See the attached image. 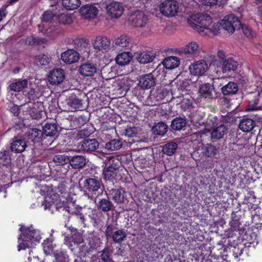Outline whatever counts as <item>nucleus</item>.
Returning <instances> with one entry per match:
<instances>
[{
    "mask_svg": "<svg viewBox=\"0 0 262 262\" xmlns=\"http://www.w3.org/2000/svg\"><path fill=\"white\" fill-rule=\"evenodd\" d=\"M187 23L202 36L216 35L222 27L219 23L212 25V18L209 14L205 13H197L189 15Z\"/></svg>",
    "mask_w": 262,
    "mask_h": 262,
    "instance_id": "obj_1",
    "label": "nucleus"
},
{
    "mask_svg": "<svg viewBox=\"0 0 262 262\" xmlns=\"http://www.w3.org/2000/svg\"><path fill=\"white\" fill-rule=\"evenodd\" d=\"M21 233L18 238V251L32 248L38 243L41 239L40 231L31 226L29 227L21 226Z\"/></svg>",
    "mask_w": 262,
    "mask_h": 262,
    "instance_id": "obj_2",
    "label": "nucleus"
},
{
    "mask_svg": "<svg viewBox=\"0 0 262 262\" xmlns=\"http://www.w3.org/2000/svg\"><path fill=\"white\" fill-rule=\"evenodd\" d=\"M160 12L167 17L177 15L179 11V5L176 0H165L160 5Z\"/></svg>",
    "mask_w": 262,
    "mask_h": 262,
    "instance_id": "obj_3",
    "label": "nucleus"
},
{
    "mask_svg": "<svg viewBox=\"0 0 262 262\" xmlns=\"http://www.w3.org/2000/svg\"><path fill=\"white\" fill-rule=\"evenodd\" d=\"M57 18V17L50 11H47L43 13L41 17V23L38 25V30L43 33H46L49 36H52L50 33H52L53 29L51 28L52 26L51 24Z\"/></svg>",
    "mask_w": 262,
    "mask_h": 262,
    "instance_id": "obj_4",
    "label": "nucleus"
},
{
    "mask_svg": "<svg viewBox=\"0 0 262 262\" xmlns=\"http://www.w3.org/2000/svg\"><path fill=\"white\" fill-rule=\"evenodd\" d=\"M107 159L109 165L104 170V178L106 180H112L118 174L121 163L118 159L112 156Z\"/></svg>",
    "mask_w": 262,
    "mask_h": 262,
    "instance_id": "obj_5",
    "label": "nucleus"
},
{
    "mask_svg": "<svg viewBox=\"0 0 262 262\" xmlns=\"http://www.w3.org/2000/svg\"><path fill=\"white\" fill-rule=\"evenodd\" d=\"M221 25L224 30L231 34H232L236 29H239L241 27V22L233 14L226 16L222 20Z\"/></svg>",
    "mask_w": 262,
    "mask_h": 262,
    "instance_id": "obj_6",
    "label": "nucleus"
},
{
    "mask_svg": "<svg viewBox=\"0 0 262 262\" xmlns=\"http://www.w3.org/2000/svg\"><path fill=\"white\" fill-rule=\"evenodd\" d=\"M92 44L96 53H104L109 50L111 41L105 36H98L93 40Z\"/></svg>",
    "mask_w": 262,
    "mask_h": 262,
    "instance_id": "obj_7",
    "label": "nucleus"
},
{
    "mask_svg": "<svg viewBox=\"0 0 262 262\" xmlns=\"http://www.w3.org/2000/svg\"><path fill=\"white\" fill-rule=\"evenodd\" d=\"M79 183L83 184V187L90 193L96 194V191L100 188V181L95 178L81 179Z\"/></svg>",
    "mask_w": 262,
    "mask_h": 262,
    "instance_id": "obj_8",
    "label": "nucleus"
},
{
    "mask_svg": "<svg viewBox=\"0 0 262 262\" xmlns=\"http://www.w3.org/2000/svg\"><path fill=\"white\" fill-rule=\"evenodd\" d=\"M106 10L108 15L112 17H120L124 11V7L121 3L112 2L106 6Z\"/></svg>",
    "mask_w": 262,
    "mask_h": 262,
    "instance_id": "obj_9",
    "label": "nucleus"
},
{
    "mask_svg": "<svg viewBox=\"0 0 262 262\" xmlns=\"http://www.w3.org/2000/svg\"><path fill=\"white\" fill-rule=\"evenodd\" d=\"M208 68V64L204 60H200L191 63L189 67L190 73L194 76L203 75Z\"/></svg>",
    "mask_w": 262,
    "mask_h": 262,
    "instance_id": "obj_10",
    "label": "nucleus"
},
{
    "mask_svg": "<svg viewBox=\"0 0 262 262\" xmlns=\"http://www.w3.org/2000/svg\"><path fill=\"white\" fill-rule=\"evenodd\" d=\"M129 20L135 27L142 28L147 24V18L144 12L137 11L129 16Z\"/></svg>",
    "mask_w": 262,
    "mask_h": 262,
    "instance_id": "obj_11",
    "label": "nucleus"
},
{
    "mask_svg": "<svg viewBox=\"0 0 262 262\" xmlns=\"http://www.w3.org/2000/svg\"><path fill=\"white\" fill-rule=\"evenodd\" d=\"M98 142L95 139H87L80 142L78 145L80 150L83 152H91L96 150L99 147Z\"/></svg>",
    "mask_w": 262,
    "mask_h": 262,
    "instance_id": "obj_12",
    "label": "nucleus"
},
{
    "mask_svg": "<svg viewBox=\"0 0 262 262\" xmlns=\"http://www.w3.org/2000/svg\"><path fill=\"white\" fill-rule=\"evenodd\" d=\"M98 13V8L92 5H85L80 9V13L85 19H94L96 17Z\"/></svg>",
    "mask_w": 262,
    "mask_h": 262,
    "instance_id": "obj_13",
    "label": "nucleus"
},
{
    "mask_svg": "<svg viewBox=\"0 0 262 262\" xmlns=\"http://www.w3.org/2000/svg\"><path fill=\"white\" fill-rule=\"evenodd\" d=\"M65 78L64 71L61 69L53 70L48 76V81L52 85H58L61 83Z\"/></svg>",
    "mask_w": 262,
    "mask_h": 262,
    "instance_id": "obj_14",
    "label": "nucleus"
},
{
    "mask_svg": "<svg viewBox=\"0 0 262 262\" xmlns=\"http://www.w3.org/2000/svg\"><path fill=\"white\" fill-rule=\"evenodd\" d=\"M238 63L232 58L229 57L220 61V67L223 73L228 74L231 72H234L238 66Z\"/></svg>",
    "mask_w": 262,
    "mask_h": 262,
    "instance_id": "obj_15",
    "label": "nucleus"
},
{
    "mask_svg": "<svg viewBox=\"0 0 262 262\" xmlns=\"http://www.w3.org/2000/svg\"><path fill=\"white\" fill-rule=\"evenodd\" d=\"M61 59L64 62L71 64L79 60V54L75 50L69 49L61 54Z\"/></svg>",
    "mask_w": 262,
    "mask_h": 262,
    "instance_id": "obj_16",
    "label": "nucleus"
},
{
    "mask_svg": "<svg viewBox=\"0 0 262 262\" xmlns=\"http://www.w3.org/2000/svg\"><path fill=\"white\" fill-rule=\"evenodd\" d=\"M155 84V80L151 74L142 75L139 80L138 85L142 89H149Z\"/></svg>",
    "mask_w": 262,
    "mask_h": 262,
    "instance_id": "obj_17",
    "label": "nucleus"
},
{
    "mask_svg": "<svg viewBox=\"0 0 262 262\" xmlns=\"http://www.w3.org/2000/svg\"><path fill=\"white\" fill-rule=\"evenodd\" d=\"M28 81L26 79H16L12 80L9 88L12 91L22 92L28 86Z\"/></svg>",
    "mask_w": 262,
    "mask_h": 262,
    "instance_id": "obj_18",
    "label": "nucleus"
},
{
    "mask_svg": "<svg viewBox=\"0 0 262 262\" xmlns=\"http://www.w3.org/2000/svg\"><path fill=\"white\" fill-rule=\"evenodd\" d=\"M79 71L83 76H92L97 72V68L95 64L86 63L80 66Z\"/></svg>",
    "mask_w": 262,
    "mask_h": 262,
    "instance_id": "obj_19",
    "label": "nucleus"
},
{
    "mask_svg": "<svg viewBox=\"0 0 262 262\" xmlns=\"http://www.w3.org/2000/svg\"><path fill=\"white\" fill-rule=\"evenodd\" d=\"M43 107L36 103H31L28 110L29 115L33 118L38 119L42 117Z\"/></svg>",
    "mask_w": 262,
    "mask_h": 262,
    "instance_id": "obj_20",
    "label": "nucleus"
},
{
    "mask_svg": "<svg viewBox=\"0 0 262 262\" xmlns=\"http://www.w3.org/2000/svg\"><path fill=\"white\" fill-rule=\"evenodd\" d=\"M168 91L163 86L157 87L155 91L150 95V99L156 102H159L163 100L168 94Z\"/></svg>",
    "mask_w": 262,
    "mask_h": 262,
    "instance_id": "obj_21",
    "label": "nucleus"
},
{
    "mask_svg": "<svg viewBox=\"0 0 262 262\" xmlns=\"http://www.w3.org/2000/svg\"><path fill=\"white\" fill-rule=\"evenodd\" d=\"M125 191L121 188L113 189L109 192V195L115 202L123 203L124 201Z\"/></svg>",
    "mask_w": 262,
    "mask_h": 262,
    "instance_id": "obj_22",
    "label": "nucleus"
},
{
    "mask_svg": "<svg viewBox=\"0 0 262 262\" xmlns=\"http://www.w3.org/2000/svg\"><path fill=\"white\" fill-rule=\"evenodd\" d=\"M183 51L190 55L198 56L200 53L199 45L196 42H190L184 47Z\"/></svg>",
    "mask_w": 262,
    "mask_h": 262,
    "instance_id": "obj_23",
    "label": "nucleus"
},
{
    "mask_svg": "<svg viewBox=\"0 0 262 262\" xmlns=\"http://www.w3.org/2000/svg\"><path fill=\"white\" fill-rule=\"evenodd\" d=\"M69 162L73 168H81L86 164V160L83 156H76L70 159Z\"/></svg>",
    "mask_w": 262,
    "mask_h": 262,
    "instance_id": "obj_24",
    "label": "nucleus"
},
{
    "mask_svg": "<svg viewBox=\"0 0 262 262\" xmlns=\"http://www.w3.org/2000/svg\"><path fill=\"white\" fill-rule=\"evenodd\" d=\"M255 122L250 118H243L240 122L239 128L244 132L251 131L255 126Z\"/></svg>",
    "mask_w": 262,
    "mask_h": 262,
    "instance_id": "obj_25",
    "label": "nucleus"
},
{
    "mask_svg": "<svg viewBox=\"0 0 262 262\" xmlns=\"http://www.w3.org/2000/svg\"><path fill=\"white\" fill-rule=\"evenodd\" d=\"M162 63L166 69H173L179 65L180 60L176 56H170L166 58Z\"/></svg>",
    "mask_w": 262,
    "mask_h": 262,
    "instance_id": "obj_26",
    "label": "nucleus"
},
{
    "mask_svg": "<svg viewBox=\"0 0 262 262\" xmlns=\"http://www.w3.org/2000/svg\"><path fill=\"white\" fill-rule=\"evenodd\" d=\"M155 57V54L152 52H143L137 56V59L140 63L145 64L152 61Z\"/></svg>",
    "mask_w": 262,
    "mask_h": 262,
    "instance_id": "obj_27",
    "label": "nucleus"
},
{
    "mask_svg": "<svg viewBox=\"0 0 262 262\" xmlns=\"http://www.w3.org/2000/svg\"><path fill=\"white\" fill-rule=\"evenodd\" d=\"M132 59V55L129 52H123L116 58V61L117 64L121 66L127 64Z\"/></svg>",
    "mask_w": 262,
    "mask_h": 262,
    "instance_id": "obj_28",
    "label": "nucleus"
},
{
    "mask_svg": "<svg viewBox=\"0 0 262 262\" xmlns=\"http://www.w3.org/2000/svg\"><path fill=\"white\" fill-rule=\"evenodd\" d=\"M82 208L81 207L76 209V210L72 212L76 220V224L80 227H85V218L84 215L81 212Z\"/></svg>",
    "mask_w": 262,
    "mask_h": 262,
    "instance_id": "obj_29",
    "label": "nucleus"
},
{
    "mask_svg": "<svg viewBox=\"0 0 262 262\" xmlns=\"http://www.w3.org/2000/svg\"><path fill=\"white\" fill-rule=\"evenodd\" d=\"M26 143L25 140L15 139L11 144V149L16 152H21L25 149Z\"/></svg>",
    "mask_w": 262,
    "mask_h": 262,
    "instance_id": "obj_30",
    "label": "nucleus"
},
{
    "mask_svg": "<svg viewBox=\"0 0 262 262\" xmlns=\"http://www.w3.org/2000/svg\"><path fill=\"white\" fill-rule=\"evenodd\" d=\"M238 91L237 85L233 82H229L222 88V92L224 95L234 94Z\"/></svg>",
    "mask_w": 262,
    "mask_h": 262,
    "instance_id": "obj_31",
    "label": "nucleus"
},
{
    "mask_svg": "<svg viewBox=\"0 0 262 262\" xmlns=\"http://www.w3.org/2000/svg\"><path fill=\"white\" fill-rule=\"evenodd\" d=\"M45 138L47 137H54L57 133V127L55 124H46L43 127Z\"/></svg>",
    "mask_w": 262,
    "mask_h": 262,
    "instance_id": "obj_32",
    "label": "nucleus"
},
{
    "mask_svg": "<svg viewBox=\"0 0 262 262\" xmlns=\"http://www.w3.org/2000/svg\"><path fill=\"white\" fill-rule=\"evenodd\" d=\"M202 150L203 154L208 157H213L218 152L217 148L210 144L204 145L202 147Z\"/></svg>",
    "mask_w": 262,
    "mask_h": 262,
    "instance_id": "obj_33",
    "label": "nucleus"
},
{
    "mask_svg": "<svg viewBox=\"0 0 262 262\" xmlns=\"http://www.w3.org/2000/svg\"><path fill=\"white\" fill-rule=\"evenodd\" d=\"M68 105L72 112L82 110L83 107L82 100L77 98L70 99L68 102Z\"/></svg>",
    "mask_w": 262,
    "mask_h": 262,
    "instance_id": "obj_34",
    "label": "nucleus"
},
{
    "mask_svg": "<svg viewBox=\"0 0 262 262\" xmlns=\"http://www.w3.org/2000/svg\"><path fill=\"white\" fill-rule=\"evenodd\" d=\"M227 128L225 126L221 125L215 128L211 134V138L214 139H220L223 137L226 134Z\"/></svg>",
    "mask_w": 262,
    "mask_h": 262,
    "instance_id": "obj_35",
    "label": "nucleus"
},
{
    "mask_svg": "<svg viewBox=\"0 0 262 262\" xmlns=\"http://www.w3.org/2000/svg\"><path fill=\"white\" fill-rule=\"evenodd\" d=\"M212 88L210 84L205 83L201 85L199 89V92L201 96L205 98H212Z\"/></svg>",
    "mask_w": 262,
    "mask_h": 262,
    "instance_id": "obj_36",
    "label": "nucleus"
},
{
    "mask_svg": "<svg viewBox=\"0 0 262 262\" xmlns=\"http://www.w3.org/2000/svg\"><path fill=\"white\" fill-rule=\"evenodd\" d=\"M177 148L178 145L176 143L170 142L163 146L162 151L164 154L168 156H171L174 154Z\"/></svg>",
    "mask_w": 262,
    "mask_h": 262,
    "instance_id": "obj_37",
    "label": "nucleus"
},
{
    "mask_svg": "<svg viewBox=\"0 0 262 262\" xmlns=\"http://www.w3.org/2000/svg\"><path fill=\"white\" fill-rule=\"evenodd\" d=\"M122 146V142L118 139H113L105 144V147L110 151L117 150Z\"/></svg>",
    "mask_w": 262,
    "mask_h": 262,
    "instance_id": "obj_38",
    "label": "nucleus"
},
{
    "mask_svg": "<svg viewBox=\"0 0 262 262\" xmlns=\"http://www.w3.org/2000/svg\"><path fill=\"white\" fill-rule=\"evenodd\" d=\"M62 3L67 10H73L80 6L81 2L80 0H62Z\"/></svg>",
    "mask_w": 262,
    "mask_h": 262,
    "instance_id": "obj_39",
    "label": "nucleus"
},
{
    "mask_svg": "<svg viewBox=\"0 0 262 262\" xmlns=\"http://www.w3.org/2000/svg\"><path fill=\"white\" fill-rule=\"evenodd\" d=\"M152 129L154 134L163 136L167 132V126L163 122H158Z\"/></svg>",
    "mask_w": 262,
    "mask_h": 262,
    "instance_id": "obj_40",
    "label": "nucleus"
},
{
    "mask_svg": "<svg viewBox=\"0 0 262 262\" xmlns=\"http://www.w3.org/2000/svg\"><path fill=\"white\" fill-rule=\"evenodd\" d=\"M130 41L129 37L126 35H121L115 40V45L119 47H126Z\"/></svg>",
    "mask_w": 262,
    "mask_h": 262,
    "instance_id": "obj_41",
    "label": "nucleus"
},
{
    "mask_svg": "<svg viewBox=\"0 0 262 262\" xmlns=\"http://www.w3.org/2000/svg\"><path fill=\"white\" fill-rule=\"evenodd\" d=\"M29 135L31 138H33V140L39 142V140H45V137L42 130L37 128H33L29 132Z\"/></svg>",
    "mask_w": 262,
    "mask_h": 262,
    "instance_id": "obj_42",
    "label": "nucleus"
},
{
    "mask_svg": "<svg viewBox=\"0 0 262 262\" xmlns=\"http://www.w3.org/2000/svg\"><path fill=\"white\" fill-rule=\"evenodd\" d=\"M186 120L182 118H177L173 120L171 126L173 129L180 130L186 125Z\"/></svg>",
    "mask_w": 262,
    "mask_h": 262,
    "instance_id": "obj_43",
    "label": "nucleus"
},
{
    "mask_svg": "<svg viewBox=\"0 0 262 262\" xmlns=\"http://www.w3.org/2000/svg\"><path fill=\"white\" fill-rule=\"evenodd\" d=\"M53 161L57 165H63L69 163L70 158L65 155H58L53 157Z\"/></svg>",
    "mask_w": 262,
    "mask_h": 262,
    "instance_id": "obj_44",
    "label": "nucleus"
},
{
    "mask_svg": "<svg viewBox=\"0 0 262 262\" xmlns=\"http://www.w3.org/2000/svg\"><path fill=\"white\" fill-rule=\"evenodd\" d=\"M126 237V232L123 230L116 231L113 234L112 238L115 243H119L123 241Z\"/></svg>",
    "mask_w": 262,
    "mask_h": 262,
    "instance_id": "obj_45",
    "label": "nucleus"
},
{
    "mask_svg": "<svg viewBox=\"0 0 262 262\" xmlns=\"http://www.w3.org/2000/svg\"><path fill=\"white\" fill-rule=\"evenodd\" d=\"M112 206V203L106 199L101 200L98 203L99 208L104 212L111 210Z\"/></svg>",
    "mask_w": 262,
    "mask_h": 262,
    "instance_id": "obj_46",
    "label": "nucleus"
},
{
    "mask_svg": "<svg viewBox=\"0 0 262 262\" xmlns=\"http://www.w3.org/2000/svg\"><path fill=\"white\" fill-rule=\"evenodd\" d=\"M49 62V58L45 55H39L35 58V62L38 66H46Z\"/></svg>",
    "mask_w": 262,
    "mask_h": 262,
    "instance_id": "obj_47",
    "label": "nucleus"
},
{
    "mask_svg": "<svg viewBox=\"0 0 262 262\" xmlns=\"http://www.w3.org/2000/svg\"><path fill=\"white\" fill-rule=\"evenodd\" d=\"M56 262H68L67 254L62 251H57L54 253Z\"/></svg>",
    "mask_w": 262,
    "mask_h": 262,
    "instance_id": "obj_48",
    "label": "nucleus"
},
{
    "mask_svg": "<svg viewBox=\"0 0 262 262\" xmlns=\"http://www.w3.org/2000/svg\"><path fill=\"white\" fill-rule=\"evenodd\" d=\"M57 18L59 23L63 25L70 24L72 22L71 16L68 14H61Z\"/></svg>",
    "mask_w": 262,
    "mask_h": 262,
    "instance_id": "obj_49",
    "label": "nucleus"
},
{
    "mask_svg": "<svg viewBox=\"0 0 262 262\" xmlns=\"http://www.w3.org/2000/svg\"><path fill=\"white\" fill-rule=\"evenodd\" d=\"M41 42L40 38L34 36H29L25 39V43L30 46L39 44Z\"/></svg>",
    "mask_w": 262,
    "mask_h": 262,
    "instance_id": "obj_50",
    "label": "nucleus"
},
{
    "mask_svg": "<svg viewBox=\"0 0 262 262\" xmlns=\"http://www.w3.org/2000/svg\"><path fill=\"white\" fill-rule=\"evenodd\" d=\"M74 43L77 48H82L88 45V40L85 38H78L74 40Z\"/></svg>",
    "mask_w": 262,
    "mask_h": 262,
    "instance_id": "obj_51",
    "label": "nucleus"
},
{
    "mask_svg": "<svg viewBox=\"0 0 262 262\" xmlns=\"http://www.w3.org/2000/svg\"><path fill=\"white\" fill-rule=\"evenodd\" d=\"M101 259L104 262H110L111 260V253L109 248H106L102 251Z\"/></svg>",
    "mask_w": 262,
    "mask_h": 262,
    "instance_id": "obj_52",
    "label": "nucleus"
},
{
    "mask_svg": "<svg viewBox=\"0 0 262 262\" xmlns=\"http://www.w3.org/2000/svg\"><path fill=\"white\" fill-rule=\"evenodd\" d=\"M138 133L137 129L135 127H128L125 130L124 134L128 137H135Z\"/></svg>",
    "mask_w": 262,
    "mask_h": 262,
    "instance_id": "obj_53",
    "label": "nucleus"
},
{
    "mask_svg": "<svg viewBox=\"0 0 262 262\" xmlns=\"http://www.w3.org/2000/svg\"><path fill=\"white\" fill-rule=\"evenodd\" d=\"M242 28L244 34L249 38H253L255 36V33L252 31V30L248 27L247 26H242Z\"/></svg>",
    "mask_w": 262,
    "mask_h": 262,
    "instance_id": "obj_54",
    "label": "nucleus"
},
{
    "mask_svg": "<svg viewBox=\"0 0 262 262\" xmlns=\"http://www.w3.org/2000/svg\"><path fill=\"white\" fill-rule=\"evenodd\" d=\"M188 86V82L185 80H179L177 82V87L179 91L183 92Z\"/></svg>",
    "mask_w": 262,
    "mask_h": 262,
    "instance_id": "obj_55",
    "label": "nucleus"
},
{
    "mask_svg": "<svg viewBox=\"0 0 262 262\" xmlns=\"http://www.w3.org/2000/svg\"><path fill=\"white\" fill-rule=\"evenodd\" d=\"M202 4L207 6H213L216 4L218 0H199Z\"/></svg>",
    "mask_w": 262,
    "mask_h": 262,
    "instance_id": "obj_56",
    "label": "nucleus"
},
{
    "mask_svg": "<svg viewBox=\"0 0 262 262\" xmlns=\"http://www.w3.org/2000/svg\"><path fill=\"white\" fill-rule=\"evenodd\" d=\"M53 203V201H50V198L46 197L43 203V205L45 206V209L50 208Z\"/></svg>",
    "mask_w": 262,
    "mask_h": 262,
    "instance_id": "obj_57",
    "label": "nucleus"
},
{
    "mask_svg": "<svg viewBox=\"0 0 262 262\" xmlns=\"http://www.w3.org/2000/svg\"><path fill=\"white\" fill-rule=\"evenodd\" d=\"M44 251L49 250L51 248V241L50 239H47L42 244Z\"/></svg>",
    "mask_w": 262,
    "mask_h": 262,
    "instance_id": "obj_58",
    "label": "nucleus"
},
{
    "mask_svg": "<svg viewBox=\"0 0 262 262\" xmlns=\"http://www.w3.org/2000/svg\"><path fill=\"white\" fill-rule=\"evenodd\" d=\"M7 14V12L5 8L0 9V21L5 18Z\"/></svg>",
    "mask_w": 262,
    "mask_h": 262,
    "instance_id": "obj_59",
    "label": "nucleus"
},
{
    "mask_svg": "<svg viewBox=\"0 0 262 262\" xmlns=\"http://www.w3.org/2000/svg\"><path fill=\"white\" fill-rule=\"evenodd\" d=\"M217 56L219 59L221 60V61H222L223 60H225V55L224 52L223 51H219L217 53Z\"/></svg>",
    "mask_w": 262,
    "mask_h": 262,
    "instance_id": "obj_60",
    "label": "nucleus"
},
{
    "mask_svg": "<svg viewBox=\"0 0 262 262\" xmlns=\"http://www.w3.org/2000/svg\"><path fill=\"white\" fill-rule=\"evenodd\" d=\"M118 85L120 86L121 89H123V93L124 94H125V90L124 89V85H125V82L124 81H121L117 83Z\"/></svg>",
    "mask_w": 262,
    "mask_h": 262,
    "instance_id": "obj_61",
    "label": "nucleus"
},
{
    "mask_svg": "<svg viewBox=\"0 0 262 262\" xmlns=\"http://www.w3.org/2000/svg\"><path fill=\"white\" fill-rule=\"evenodd\" d=\"M53 150L55 151V152H61L62 151V149H61L60 148V146L59 145H57L56 146H55Z\"/></svg>",
    "mask_w": 262,
    "mask_h": 262,
    "instance_id": "obj_62",
    "label": "nucleus"
},
{
    "mask_svg": "<svg viewBox=\"0 0 262 262\" xmlns=\"http://www.w3.org/2000/svg\"><path fill=\"white\" fill-rule=\"evenodd\" d=\"M258 13L262 19V7L258 8Z\"/></svg>",
    "mask_w": 262,
    "mask_h": 262,
    "instance_id": "obj_63",
    "label": "nucleus"
},
{
    "mask_svg": "<svg viewBox=\"0 0 262 262\" xmlns=\"http://www.w3.org/2000/svg\"><path fill=\"white\" fill-rule=\"evenodd\" d=\"M7 152L6 151H4L3 152H0V158H2L5 156H6Z\"/></svg>",
    "mask_w": 262,
    "mask_h": 262,
    "instance_id": "obj_64",
    "label": "nucleus"
}]
</instances>
